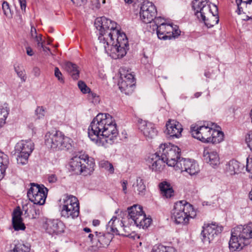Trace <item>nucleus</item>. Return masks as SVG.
I'll return each instance as SVG.
<instances>
[{
  "label": "nucleus",
  "mask_w": 252,
  "mask_h": 252,
  "mask_svg": "<svg viewBox=\"0 0 252 252\" xmlns=\"http://www.w3.org/2000/svg\"><path fill=\"white\" fill-rule=\"evenodd\" d=\"M88 136L98 146L107 147L114 142L118 135L116 124L109 114H98L88 128Z\"/></svg>",
  "instance_id": "f257e3e1"
},
{
  "label": "nucleus",
  "mask_w": 252,
  "mask_h": 252,
  "mask_svg": "<svg viewBox=\"0 0 252 252\" xmlns=\"http://www.w3.org/2000/svg\"><path fill=\"white\" fill-rule=\"evenodd\" d=\"M105 41L101 44L106 53L110 52L115 58H122L126 54L128 49V39L126 34L116 29L108 33Z\"/></svg>",
  "instance_id": "f03ea898"
},
{
  "label": "nucleus",
  "mask_w": 252,
  "mask_h": 252,
  "mask_svg": "<svg viewBox=\"0 0 252 252\" xmlns=\"http://www.w3.org/2000/svg\"><path fill=\"white\" fill-rule=\"evenodd\" d=\"M208 0H194L192 7L199 20H202L209 28L217 24L219 21L218 8L214 5L215 12L212 11Z\"/></svg>",
  "instance_id": "7ed1b4c3"
},
{
  "label": "nucleus",
  "mask_w": 252,
  "mask_h": 252,
  "mask_svg": "<svg viewBox=\"0 0 252 252\" xmlns=\"http://www.w3.org/2000/svg\"><path fill=\"white\" fill-rule=\"evenodd\" d=\"M195 216L192 206L185 200L176 202L171 212V219L177 224H187Z\"/></svg>",
  "instance_id": "20e7f679"
},
{
  "label": "nucleus",
  "mask_w": 252,
  "mask_h": 252,
  "mask_svg": "<svg viewBox=\"0 0 252 252\" xmlns=\"http://www.w3.org/2000/svg\"><path fill=\"white\" fill-rule=\"evenodd\" d=\"M94 166L93 159L88 155L81 153L74 156L69 162L70 170L77 174H90L94 170Z\"/></svg>",
  "instance_id": "39448f33"
},
{
  "label": "nucleus",
  "mask_w": 252,
  "mask_h": 252,
  "mask_svg": "<svg viewBox=\"0 0 252 252\" xmlns=\"http://www.w3.org/2000/svg\"><path fill=\"white\" fill-rule=\"evenodd\" d=\"M72 143L71 139L59 131L48 132L45 136V145L53 150H69L72 147Z\"/></svg>",
  "instance_id": "423d86ee"
},
{
  "label": "nucleus",
  "mask_w": 252,
  "mask_h": 252,
  "mask_svg": "<svg viewBox=\"0 0 252 252\" xmlns=\"http://www.w3.org/2000/svg\"><path fill=\"white\" fill-rule=\"evenodd\" d=\"M60 208L61 216L64 218L74 219L79 215V203L74 196L64 195Z\"/></svg>",
  "instance_id": "0eeeda50"
},
{
  "label": "nucleus",
  "mask_w": 252,
  "mask_h": 252,
  "mask_svg": "<svg viewBox=\"0 0 252 252\" xmlns=\"http://www.w3.org/2000/svg\"><path fill=\"white\" fill-rule=\"evenodd\" d=\"M158 152L165 163L169 166H173L176 169L177 163L181 160L180 150L176 146L170 144H161Z\"/></svg>",
  "instance_id": "6e6552de"
},
{
  "label": "nucleus",
  "mask_w": 252,
  "mask_h": 252,
  "mask_svg": "<svg viewBox=\"0 0 252 252\" xmlns=\"http://www.w3.org/2000/svg\"><path fill=\"white\" fill-rule=\"evenodd\" d=\"M34 149L33 143L31 140H21L15 146V153L18 164H26L30 154Z\"/></svg>",
  "instance_id": "1a4fd4ad"
},
{
  "label": "nucleus",
  "mask_w": 252,
  "mask_h": 252,
  "mask_svg": "<svg viewBox=\"0 0 252 252\" xmlns=\"http://www.w3.org/2000/svg\"><path fill=\"white\" fill-rule=\"evenodd\" d=\"M48 189L43 185L31 184V188L27 192L29 200L34 205H43L45 202Z\"/></svg>",
  "instance_id": "9d476101"
},
{
  "label": "nucleus",
  "mask_w": 252,
  "mask_h": 252,
  "mask_svg": "<svg viewBox=\"0 0 252 252\" xmlns=\"http://www.w3.org/2000/svg\"><path fill=\"white\" fill-rule=\"evenodd\" d=\"M128 219H131L137 226L147 228L151 223L152 219L146 217L142 210V207L138 205H133L128 208Z\"/></svg>",
  "instance_id": "9b49d317"
},
{
  "label": "nucleus",
  "mask_w": 252,
  "mask_h": 252,
  "mask_svg": "<svg viewBox=\"0 0 252 252\" xmlns=\"http://www.w3.org/2000/svg\"><path fill=\"white\" fill-rule=\"evenodd\" d=\"M94 25L99 31L100 35L98 39L100 40V44L107 39L108 33L115 30L117 28V23L105 17L97 18L95 20Z\"/></svg>",
  "instance_id": "f8f14e48"
},
{
  "label": "nucleus",
  "mask_w": 252,
  "mask_h": 252,
  "mask_svg": "<svg viewBox=\"0 0 252 252\" xmlns=\"http://www.w3.org/2000/svg\"><path fill=\"white\" fill-rule=\"evenodd\" d=\"M214 125L215 124L212 123H208L206 125H192L190 126V131L194 138L202 142L208 143L213 128L212 126Z\"/></svg>",
  "instance_id": "ddd939ff"
},
{
  "label": "nucleus",
  "mask_w": 252,
  "mask_h": 252,
  "mask_svg": "<svg viewBox=\"0 0 252 252\" xmlns=\"http://www.w3.org/2000/svg\"><path fill=\"white\" fill-rule=\"evenodd\" d=\"M120 73L119 88L122 92L129 95L134 91L135 83L134 76L131 73H128V71L126 72L123 68L120 69Z\"/></svg>",
  "instance_id": "4468645a"
},
{
  "label": "nucleus",
  "mask_w": 252,
  "mask_h": 252,
  "mask_svg": "<svg viewBox=\"0 0 252 252\" xmlns=\"http://www.w3.org/2000/svg\"><path fill=\"white\" fill-rule=\"evenodd\" d=\"M157 13L155 5L149 1H144L140 7V16L143 23H152Z\"/></svg>",
  "instance_id": "2eb2a0df"
},
{
  "label": "nucleus",
  "mask_w": 252,
  "mask_h": 252,
  "mask_svg": "<svg viewBox=\"0 0 252 252\" xmlns=\"http://www.w3.org/2000/svg\"><path fill=\"white\" fill-rule=\"evenodd\" d=\"M222 229V226L216 222L208 224L201 232L202 242L205 244H210L215 236L221 232Z\"/></svg>",
  "instance_id": "dca6fc26"
},
{
  "label": "nucleus",
  "mask_w": 252,
  "mask_h": 252,
  "mask_svg": "<svg viewBox=\"0 0 252 252\" xmlns=\"http://www.w3.org/2000/svg\"><path fill=\"white\" fill-rule=\"evenodd\" d=\"M176 170H180L181 172L186 171L189 175H193L198 173L199 168L194 160L182 158L177 162Z\"/></svg>",
  "instance_id": "f3484780"
},
{
  "label": "nucleus",
  "mask_w": 252,
  "mask_h": 252,
  "mask_svg": "<svg viewBox=\"0 0 252 252\" xmlns=\"http://www.w3.org/2000/svg\"><path fill=\"white\" fill-rule=\"evenodd\" d=\"M137 123L138 129L147 140L152 139L157 135L158 130L154 124L141 119L138 120Z\"/></svg>",
  "instance_id": "a211bd4d"
},
{
  "label": "nucleus",
  "mask_w": 252,
  "mask_h": 252,
  "mask_svg": "<svg viewBox=\"0 0 252 252\" xmlns=\"http://www.w3.org/2000/svg\"><path fill=\"white\" fill-rule=\"evenodd\" d=\"M159 153L150 155L146 159V163L153 171L160 172L165 166V162Z\"/></svg>",
  "instance_id": "6ab92c4d"
},
{
  "label": "nucleus",
  "mask_w": 252,
  "mask_h": 252,
  "mask_svg": "<svg viewBox=\"0 0 252 252\" xmlns=\"http://www.w3.org/2000/svg\"><path fill=\"white\" fill-rule=\"evenodd\" d=\"M166 134L172 138H179L181 135L183 127L181 124L175 120H169L166 124Z\"/></svg>",
  "instance_id": "aec40b11"
},
{
  "label": "nucleus",
  "mask_w": 252,
  "mask_h": 252,
  "mask_svg": "<svg viewBox=\"0 0 252 252\" xmlns=\"http://www.w3.org/2000/svg\"><path fill=\"white\" fill-rule=\"evenodd\" d=\"M46 231L50 234H58L64 232L65 225L59 220H50L46 222Z\"/></svg>",
  "instance_id": "412c9836"
},
{
  "label": "nucleus",
  "mask_w": 252,
  "mask_h": 252,
  "mask_svg": "<svg viewBox=\"0 0 252 252\" xmlns=\"http://www.w3.org/2000/svg\"><path fill=\"white\" fill-rule=\"evenodd\" d=\"M250 243L247 242L245 237H241V232L237 236V234L233 231L231 233V237L229 242V247L234 250H241L243 248Z\"/></svg>",
  "instance_id": "4be33fe9"
},
{
  "label": "nucleus",
  "mask_w": 252,
  "mask_h": 252,
  "mask_svg": "<svg viewBox=\"0 0 252 252\" xmlns=\"http://www.w3.org/2000/svg\"><path fill=\"white\" fill-rule=\"evenodd\" d=\"M107 229L116 235H124L121 233L126 231L123 221L118 220L116 217H113L108 222Z\"/></svg>",
  "instance_id": "5701e85b"
},
{
  "label": "nucleus",
  "mask_w": 252,
  "mask_h": 252,
  "mask_svg": "<svg viewBox=\"0 0 252 252\" xmlns=\"http://www.w3.org/2000/svg\"><path fill=\"white\" fill-rule=\"evenodd\" d=\"M22 212L19 207L14 210L12 214V225L15 230H24L26 227L22 222Z\"/></svg>",
  "instance_id": "b1692460"
},
{
  "label": "nucleus",
  "mask_w": 252,
  "mask_h": 252,
  "mask_svg": "<svg viewBox=\"0 0 252 252\" xmlns=\"http://www.w3.org/2000/svg\"><path fill=\"white\" fill-rule=\"evenodd\" d=\"M203 156L206 162L213 166H216L220 163V158L217 152L212 151L209 148L204 149Z\"/></svg>",
  "instance_id": "393cba45"
},
{
  "label": "nucleus",
  "mask_w": 252,
  "mask_h": 252,
  "mask_svg": "<svg viewBox=\"0 0 252 252\" xmlns=\"http://www.w3.org/2000/svg\"><path fill=\"white\" fill-rule=\"evenodd\" d=\"M244 167V165L233 159L229 161L226 164L225 171L228 175H234L240 173Z\"/></svg>",
  "instance_id": "a878e982"
},
{
  "label": "nucleus",
  "mask_w": 252,
  "mask_h": 252,
  "mask_svg": "<svg viewBox=\"0 0 252 252\" xmlns=\"http://www.w3.org/2000/svg\"><path fill=\"white\" fill-rule=\"evenodd\" d=\"M24 215L30 219H36L40 214V210L36 209L34 205L32 204H27L23 206Z\"/></svg>",
  "instance_id": "bb28decb"
},
{
  "label": "nucleus",
  "mask_w": 252,
  "mask_h": 252,
  "mask_svg": "<svg viewBox=\"0 0 252 252\" xmlns=\"http://www.w3.org/2000/svg\"><path fill=\"white\" fill-rule=\"evenodd\" d=\"M162 196L166 198H170L174 195V191L170 184L163 181L159 184Z\"/></svg>",
  "instance_id": "cd10ccee"
},
{
  "label": "nucleus",
  "mask_w": 252,
  "mask_h": 252,
  "mask_svg": "<svg viewBox=\"0 0 252 252\" xmlns=\"http://www.w3.org/2000/svg\"><path fill=\"white\" fill-rule=\"evenodd\" d=\"M98 244H96L98 247H105L110 244L112 239V236L109 233L103 234L95 232V238Z\"/></svg>",
  "instance_id": "c85d7f7f"
},
{
  "label": "nucleus",
  "mask_w": 252,
  "mask_h": 252,
  "mask_svg": "<svg viewBox=\"0 0 252 252\" xmlns=\"http://www.w3.org/2000/svg\"><path fill=\"white\" fill-rule=\"evenodd\" d=\"M65 69L73 79H78L80 71L78 66L76 64L68 62L65 64Z\"/></svg>",
  "instance_id": "c756f323"
},
{
  "label": "nucleus",
  "mask_w": 252,
  "mask_h": 252,
  "mask_svg": "<svg viewBox=\"0 0 252 252\" xmlns=\"http://www.w3.org/2000/svg\"><path fill=\"white\" fill-rule=\"evenodd\" d=\"M238 9L237 12L238 14L242 13H250L249 9H247V5H251L252 3V0H235Z\"/></svg>",
  "instance_id": "7c9ffc66"
},
{
  "label": "nucleus",
  "mask_w": 252,
  "mask_h": 252,
  "mask_svg": "<svg viewBox=\"0 0 252 252\" xmlns=\"http://www.w3.org/2000/svg\"><path fill=\"white\" fill-rule=\"evenodd\" d=\"M134 191L140 196H144L146 192V186L143 180L139 177L137 178L136 182L133 185Z\"/></svg>",
  "instance_id": "2f4dec72"
},
{
  "label": "nucleus",
  "mask_w": 252,
  "mask_h": 252,
  "mask_svg": "<svg viewBox=\"0 0 252 252\" xmlns=\"http://www.w3.org/2000/svg\"><path fill=\"white\" fill-rule=\"evenodd\" d=\"M211 135L208 140V143H219L223 139V133L222 131H218L213 128Z\"/></svg>",
  "instance_id": "473e14b6"
},
{
  "label": "nucleus",
  "mask_w": 252,
  "mask_h": 252,
  "mask_svg": "<svg viewBox=\"0 0 252 252\" xmlns=\"http://www.w3.org/2000/svg\"><path fill=\"white\" fill-rule=\"evenodd\" d=\"M9 164V158L7 155L0 151V173L3 174Z\"/></svg>",
  "instance_id": "72a5a7b5"
},
{
  "label": "nucleus",
  "mask_w": 252,
  "mask_h": 252,
  "mask_svg": "<svg viewBox=\"0 0 252 252\" xmlns=\"http://www.w3.org/2000/svg\"><path fill=\"white\" fill-rule=\"evenodd\" d=\"M241 232V237H245L247 242H250V239L252 238V222L244 226Z\"/></svg>",
  "instance_id": "f704fd0d"
},
{
  "label": "nucleus",
  "mask_w": 252,
  "mask_h": 252,
  "mask_svg": "<svg viewBox=\"0 0 252 252\" xmlns=\"http://www.w3.org/2000/svg\"><path fill=\"white\" fill-rule=\"evenodd\" d=\"M151 252H177L175 248L171 247H165L162 245L154 246Z\"/></svg>",
  "instance_id": "c9c22d12"
},
{
  "label": "nucleus",
  "mask_w": 252,
  "mask_h": 252,
  "mask_svg": "<svg viewBox=\"0 0 252 252\" xmlns=\"http://www.w3.org/2000/svg\"><path fill=\"white\" fill-rule=\"evenodd\" d=\"M15 71L16 72L18 76L20 78L21 81L23 82L26 80V75L24 67L20 64H16L14 65Z\"/></svg>",
  "instance_id": "e433bc0d"
},
{
  "label": "nucleus",
  "mask_w": 252,
  "mask_h": 252,
  "mask_svg": "<svg viewBox=\"0 0 252 252\" xmlns=\"http://www.w3.org/2000/svg\"><path fill=\"white\" fill-rule=\"evenodd\" d=\"M167 28H171V27L169 25L166 26H162L159 27H156L155 30L157 31V35L159 39H165L167 38V36L166 35L165 32H166V29Z\"/></svg>",
  "instance_id": "4c0bfd02"
},
{
  "label": "nucleus",
  "mask_w": 252,
  "mask_h": 252,
  "mask_svg": "<svg viewBox=\"0 0 252 252\" xmlns=\"http://www.w3.org/2000/svg\"><path fill=\"white\" fill-rule=\"evenodd\" d=\"M9 114V109L7 106H0V120L5 121Z\"/></svg>",
  "instance_id": "58836bf2"
},
{
  "label": "nucleus",
  "mask_w": 252,
  "mask_h": 252,
  "mask_svg": "<svg viewBox=\"0 0 252 252\" xmlns=\"http://www.w3.org/2000/svg\"><path fill=\"white\" fill-rule=\"evenodd\" d=\"M153 22L152 23L153 24V31L155 30V28H156V27H159V26H166L167 25L164 23V19L161 17H156L155 16L154 19L153 20Z\"/></svg>",
  "instance_id": "ea45409f"
},
{
  "label": "nucleus",
  "mask_w": 252,
  "mask_h": 252,
  "mask_svg": "<svg viewBox=\"0 0 252 252\" xmlns=\"http://www.w3.org/2000/svg\"><path fill=\"white\" fill-rule=\"evenodd\" d=\"M99 166L109 171L110 173L114 172V167L112 163L106 160H101L99 162Z\"/></svg>",
  "instance_id": "a19ab883"
},
{
  "label": "nucleus",
  "mask_w": 252,
  "mask_h": 252,
  "mask_svg": "<svg viewBox=\"0 0 252 252\" xmlns=\"http://www.w3.org/2000/svg\"><path fill=\"white\" fill-rule=\"evenodd\" d=\"M88 99L92 101V103L94 104H97L99 102L100 98L98 95H97L96 93H94L90 91V92H88Z\"/></svg>",
  "instance_id": "79ce46f5"
},
{
  "label": "nucleus",
  "mask_w": 252,
  "mask_h": 252,
  "mask_svg": "<svg viewBox=\"0 0 252 252\" xmlns=\"http://www.w3.org/2000/svg\"><path fill=\"white\" fill-rule=\"evenodd\" d=\"M2 8L4 14L8 17L12 16V13L10 8L9 4L7 1H4L2 4Z\"/></svg>",
  "instance_id": "37998d69"
},
{
  "label": "nucleus",
  "mask_w": 252,
  "mask_h": 252,
  "mask_svg": "<svg viewBox=\"0 0 252 252\" xmlns=\"http://www.w3.org/2000/svg\"><path fill=\"white\" fill-rule=\"evenodd\" d=\"M46 113L45 109L43 106H37L35 110V115L39 119H43Z\"/></svg>",
  "instance_id": "c03bdc74"
},
{
  "label": "nucleus",
  "mask_w": 252,
  "mask_h": 252,
  "mask_svg": "<svg viewBox=\"0 0 252 252\" xmlns=\"http://www.w3.org/2000/svg\"><path fill=\"white\" fill-rule=\"evenodd\" d=\"M78 86L83 94H86L90 92L91 89L82 81H78Z\"/></svg>",
  "instance_id": "a18cd8bd"
},
{
  "label": "nucleus",
  "mask_w": 252,
  "mask_h": 252,
  "mask_svg": "<svg viewBox=\"0 0 252 252\" xmlns=\"http://www.w3.org/2000/svg\"><path fill=\"white\" fill-rule=\"evenodd\" d=\"M246 142L251 150L252 151V131L249 132L246 135Z\"/></svg>",
  "instance_id": "49530a36"
},
{
  "label": "nucleus",
  "mask_w": 252,
  "mask_h": 252,
  "mask_svg": "<svg viewBox=\"0 0 252 252\" xmlns=\"http://www.w3.org/2000/svg\"><path fill=\"white\" fill-rule=\"evenodd\" d=\"M55 76L56 77H57L58 79V80L62 82H64L63 78V74L62 72L60 71L58 67H56L55 68V73H54Z\"/></svg>",
  "instance_id": "de8ad7c7"
},
{
  "label": "nucleus",
  "mask_w": 252,
  "mask_h": 252,
  "mask_svg": "<svg viewBox=\"0 0 252 252\" xmlns=\"http://www.w3.org/2000/svg\"><path fill=\"white\" fill-rule=\"evenodd\" d=\"M247 171L252 174L251 178H252V159L250 161L249 159L247 158V164L246 165Z\"/></svg>",
  "instance_id": "09e8293b"
},
{
  "label": "nucleus",
  "mask_w": 252,
  "mask_h": 252,
  "mask_svg": "<svg viewBox=\"0 0 252 252\" xmlns=\"http://www.w3.org/2000/svg\"><path fill=\"white\" fill-rule=\"evenodd\" d=\"M48 181L50 183H54L57 181V178L55 174H51L49 175Z\"/></svg>",
  "instance_id": "8fccbe9b"
},
{
  "label": "nucleus",
  "mask_w": 252,
  "mask_h": 252,
  "mask_svg": "<svg viewBox=\"0 0 252 252\" xmlns=\"http://www.w3.org/2000/svg\"><path fill=\"white\" fill-rule=\"evenodd\" d=\"M32 72L35 77H38L40 74V70L38 67H34L33 68Z\"/></svg>",
  "instance_id": "3c124183"
},
{
  "label": "nucleus",
  "mask_w": 252,
  "mask_h": 252,
  "mask_svg": "<svg viewBox=\"0 0 252 252\" xmlns=\"http://www.w3.org/2000/svg\"><path fill=\"white\" fill-rule=\"evenodd\" d=\"M127 182L126 180H124L122 182V187L123 189V191L126 194V189H127Z\"/></svg>",
  "instance_id": "603ef678"
},
{
  "label": "nucleus",
  "mask_w": 252,
  "mask_h": 252,
  "mask_svg": "<svg viewBox=\"0 0 252 252\" xmlns=\"http://www.w3.org/2000/svg\"><path fill=\"white\" fill-rule=\"evenodd\" d=\"M19 3L22 10H25L26 7V0H19Z\"/></svg>",
  "instance_id": "864d4df0"
},
{
  "label": "nucleus",
  "mask_w": 252,
  "mask_h": 252,
  "mask_svg": "<svg viewBox=\"0 0 252 252\" xmlns=\"http://www.w3.org/2000/svg\"><path fill=\"white\" fill-rule=\"evenodd\" d=\"M26 53L30 56H32L33 55L32 49L30 47H26Z\"/></svg>",
  "instance_id": "5fc2aeb1"
},
{
  "label": "nucleus",
  "mask_w": 252,
  "mask_h": 252,
  "mask_svg": "<svg viewBox=\"0 0 252 252\" xmlns=\"http://www.w3.org/2000/svg\"><path fill=\"white\" fill-rule=\"evenodd\" d=\"M181 31L178 30H173L172 35L173 37H176L180 34Z\"/></svg>",
  "instance_id": "6e6d98bb"
},
{
  "label": "nucleus",
  "mask_w": 252,
  "mask_h": 252,
  "mask_svg": "<svg viewBox=\"0 0 252 252\" xmlns=\"http://www.w3.org/2000/svg\"><path fill=\"white\" fill-rule=\"evenodd\" d=\"M74 3H76L77 5H82L86 0H71Z\"/></svg>",
  "instance_id": "4d7b16f0"
},
{
  "label": "nucleus",
  "mask_w": 252,
  "mask_h": 252,
  "mask_svg": "<svg viewBox=\"0 0 252 252\" xmlns=\"http://www.w3.org/2000/svg\"><path fill=\"white\" fill-rule=\"evenodd\" d=\"M100 223V221L98 220H94L93 221V224L94 226H97Z\"/></svg>",
  "instance_id": "13d9d810"
},
{
  "label": "nucleus",
  "mask_w": 252,
  "mask_h": 252,
  "mask_svg": "<svg viewBox=\"0 0 252 252\" xmlns=\"http://www.w3.org/2000/svg\"><path fill=\"white\" fill-rule=\"evenodd\" d=\"M34 36L37 43H38V42H41L42 38L40 35H39V36H38L37 35H35Z\"/></svg>",
  "instance_id": "bf43d9fd"
},
{
  "label": "nucleus",
  "mask_w": 252,
  "mask_h": 252,
  "mask_svg": "<svg viewBox=\"0 0 252 252\" xmlns=\"http://www.w3.org/2000/svg\"><path fill=\"white\" fill-rule=\"evenodd\" d=\"M31 33H32V35L33 37H34L35 35H36V30L35 29H32V28L31 29Z\"/></svg>",
  "instance_id": "052dcab7"
},
{
  "label": "nucleus",
  "mask_w": 252,
  "mask_h": 252,
  "mask_svg": "<svg viewBox=\"0 0 252 252\" xmlns=\"http://www.w3.org/2000/svg\"><path fill=\"white\" fill-rule=\"evenodd\" d=\"M201 94V93L197 92L194 94V96L196 98L199 97Z\"/></svg>",
  "instance_id": "680f3d73"
},
{
  "label": "nucleus",
  "mask_w": 252,
  "mask_h": 252,
  "mask_svg": "<svg viewBox=\"0 0 252 252\" xmlns=\"http://www.w3.org/2000/svg\"><path fill=\"white\" fill-rule=\"evenodd\" d=\"M84 230L88 233L90 232L91 231V229L88 227L84 228Z\"/></svg>",
  "instance_id": "e2e57ef3"
},
{
  "label": "nucleus",
  "mask_w": 252,
  "mask_h": 252,
  "mask_svg": "<svg viewBox=\"0 0 252 252\" xmlns=\"http://www.w3.org/2000/svg\"><path fill=\"white\" fill-rule=\"evenodd\" d=\"M5 121H2L0 120V128L2 127L3 126V125L5 124Z\"/></svg>",
  "instance_id": "0e129e2a"
},
{
  "label": "nucleus",
  "mask_w": 252,
  "mask_h": 252,
  "mask_svg": "<svg viewBox=\"0 0 252 252\" xmlns=\"http://www.w3.org/2000/svg\"><path fill=\"white\" fill-rule=\"evenodd\" d=\"M249 198L250 200H251L252 201V190L249 193Z\"/></svg>",
  "instance_id": "69168bd1"
},
{
  "label": "nucleus",
  "mask_w": 252,
  "mask_h": 252,
  "mask_svg": "<svg viewBox=\"0 0 252 252\" xmlns=\"http://www.w3.org/2000/svg\"><path fill=\"white\" fill-rule=\"evenodd\" d=\"M37 45L39 47H41L42 48H43V43L42 42H38V43H37Z\"/></svg>",
  "instance_id": "338daca9"
},
{
  "label": "nucleus",
  "mask_w": 252,
  "mask_h": 252,
  "mask_svg": "<svg viewBox=\"0 0 252 252\" xmlns=\"http://www.w3.org/2000/svg\"><path fill=\"white\" fill-rule=\"evenodd\" d=\"M94 237V235L93 234H90L88 236V237L92 240L93 237Z\"/></svg>",
  "instance_id": "774afa93"
}]
</instances>
